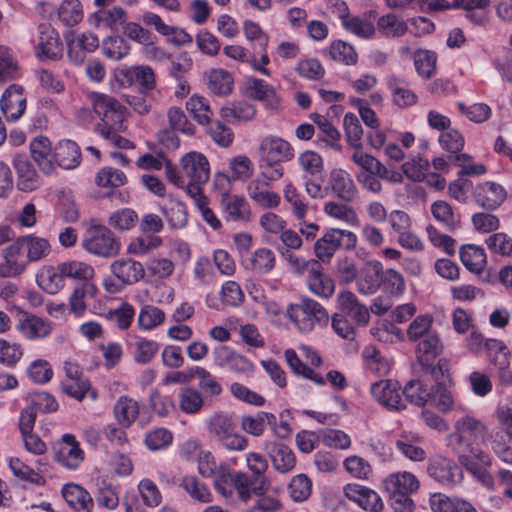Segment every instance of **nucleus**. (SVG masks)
Wrapping results in <instances>:
<instances>
[{
	"mask_svg": "<svg viewBox=\"0 0 512 512\" xmlns=\"http://www.w3.org/2000/svg\"><path fill=\"white\" fill-rule=\"evenodd\" d=\"M92 108L100 122L95 125V131L109 144L120 149L133 148V143L119 135L125 120V107L114 97L94 92L90 95Z\"/></svg>",
	"mask_w": 512,
	"mask_h": 512,
	"instance_id": "nucleus-1",
	"label": "nucleus"
},
{
	"mask_svg": "<svg viewBox=\"0 0 512 512\" xmlns=\"http://www.w3.org/2000/svg\"><path fill=\"white\" fill-rule=\"evenodd\" d=\"M260 176L269 180H279L284 175L283 163L295 157V150L284 138L268 134L260 138L257 148Z\"/></svg>",
	"mask_w": 512,
	"mask_h": 512,
	"instance_id": "nucleus-2",
	"label": "nucleus"
},
{
	"mask_svg": "<svg viewBox=\"0 0 512 512\" xmlns=\"http://www.w3.org/2000/svg\"><path fill=\"white\" fill-rule=\"evenodd\" d=\"M83 249L94 256L110 259L121 251L120 240L113 231L92 219L82 240Z\"/></svg>",
	"mask_w": 512,
	"mask_h": 512,
	"instance_id": "nucleus-3",
	"label": "nucleus"
},
{
	"mask_svg": "<svg viewBox=\"0 0 512 512\" xmlns=\"http://www.w3.org/2000/svg\"><path fill=\"white\" fill-rule=\"evenodd\" d=\"M109 269L111 276L104 278L103 286L110 294L121 292L126 286L139 282L145 276L143 264L130 257L114 260Z\"/></svg>",
	"mask_w": 512,
	"mask_h": 512,
	"instance_id": "nucleus-4",
	"label": "nucleus"
},
{
	"mask_svg": "<svg viewBox=\"0 0 512 512\" xmlns=\"http://www.w3.org/2000/svg\"><path fill=\"white\" fill-rule=\"evenodd\" d=\"M357 242L358 237L353 231L330 227L326 228L322 236L315 241L313 250L317 261L330 263L338 250H354Z\"/></svg>",
	"mask_w": 512,
	"mask_h": 512,
	"instance_id": "nucleus-5",
	"label": "nucleus"
},
{
	"mask_svg": "<svg viewBox=\"0 0 512 512\" xmlns=\"http://www.w3.org/2000/svg\"><path fill=\"white\" fill-rule=\"evenodd\" d=\"M297 164L302 172L305 191L314 198H324L328 188H323L321 183L324 172V160L322 156L313 150H305L297 157Z\"/></svg>",
	"mask_w": 512,
	"mask_h": 512,
	"instance_id": "nucleus-6",
	"label": "nucleus"
},
{
	"mask_svg": "<svg viewBox=\"0 0 512 512\" xmlns=\"http://www.w3.org/2000/svg\"><path fill=\"white\" fill-rule=\"evenodd\" d=\"M287 313L299 331L311 332L315 325L328 323L329 315L326 309L317 301L302 298L300 302L289 305Z\"/></svg>",
	"mask_w": 512,
	"mask_h": 512,
	"instance_id": "nucleus-7",
	"label": "nucleus"
},
{
	"mask_svg": "<svg viewBox=\"0 0 512 512\" xmlns=\"http://www.w3.org/2000/svg\"><path fill=\"white\" fill-rule=\"evenodd\" d=\"M450 444L467 448L489 446L492 444V435L480 420L466 415L456 421L455 433L450 436Z\"/></svg>",
	"mask_w": 512,
	"mask_h": 512,
	"instance_id": "nucleus-8",
	"label": "nucleus"
},
{
	"mask_svg": "<svg viewBox=\"0 0 512 512\" xmlns=\"http://www.w3.org/2000/svg\"><path fill=\"white\" fill-rule=\"evenodd\" d=\"M208 432L220 441L224 442L227 448H245L247 440L244 436L234 432L235 423L230 414L220 411L214 413L207 420Z\"/></svg>",
	"mask_w": 512,
	"mask_h": 512,
	"instance_id": "nucleus-9",
	"label": "nucleus"
},
{
	"mask_svg": "<svg viewBox=\"0 0 512 512\" xmlns=\"http://www.w3.org/2000/svg\"><path fill=\"white\" fill-rule=\"evenodd\" d=\"M54 324L47 318L21 312L16 324L17 331L27 340L37 341L49 337Z\"/></svg>",
	"mask_w": 512,
	"mask_h": 512,
	"instance_id": "nucleus-10",
	"label": "nucleus"
},
{
	"mask_svg": "<svg viewBox=\"0 0 512 512\" xmlns=\"http://www.w3.org/2000/svg\"><path fill=\"white\" fill-rule=\"evenodd\" d=\"M427 472L430 477L443 485L459 484L463 479L461 468L441 454H435L430 458Z\"/></svg>",
	"mask_w": 512,
	"mask_h": 512,
	"instance_id": "nucleus-11",
	"label": "nucleus"
},
{
	"mask_svg": "<svg viewBox=\"0 0 512 512\" xmlns=\"http://www.w3.org/2000/svg\"><path fill=\"white\" fill-rule=\"evenodd\" d=\"M373 398L389 410L400 411L406 408L401 386L397 381L380 380L371 385Z\"/></svg>",
	"mask_w": 512,
	"mask_h": 512,
	"instance_id": "nucleus-12",
	"label": "nucleus"
},
{
	"mask_svg": "<svg viewBox=\"0 0 512 512\" xmlns=\"http://www.w3.org/2000/svg\"><path fill=\"white\" fill-rule=\"evenodd\" d=\"M39 41L35 47L36 56L40 60H56L62 56L63 47L58 32L49 24L38 26Z\"/></svg>",
	"mask_w": 512,
	"mask_h": 512,
	"instance_id": "nucleus-13",
	"label": "nucleus"
},
{
	"mask_svg": "<svg viewBox=\"0 0 512 512\" xmlns=\"http://www.w3.org/2000/svg\"><path fill=\"white\" fill-rule=\"evenodd\" d=\"M1 254L3 262L0 263V277L15 278L27 269L28 260L17 240L4 248Z\"/></svg>",
	"mask_w": 512,
	"mask_h": 512,
	"instance_id": "nucleus-14",
	"label": "nucleus"
},
{
	"mask_svg": "<svg viewBox=\"0 0 512 512\" xmlns=\"http://www.w3.org/2000/svg\"><path fill=\"white\" fill-rule=\"evenodd\" d=\"M99 46V39L90 32L73 33L67 39V54L71 62L81 65L88 53L95 51Z\"/></svg>",
	"mask_w": 512,
	"mask_h": 512,
	"instance_id": "nucleus-15",
	"label": "nucleus"
},
{
	"mask_svg": "<svg viewBox=\"0 0 512 512\" xmlns=\"http://www.w3.org/2000/svg\"><path fill=\"white\" fill-rule=\"evenodd\" d=\"M338 199L352 202L358 194V189L352 176L344 169L336 168L330 171L328 185L325 187Z\"/></svg>",
	"mask_w": 512,
	"mask_h": 512,
	"instance_id": "nucleus-16",
	"label": "nucleus"
},
{
	"mask_svg": "<svg viewBox=\"0 0 512 512\" xmlns=\"http://www.w3.org/2000/svg\"><path fill=\"white\" fill-rule=\"evenodd\" d=\"M181 169L185 177L196 183H206L210 177L209 161L200 152L192 151L182 156Z\"/></svg>",
	"mask_w": 512,
	"mask_h": 512,
	"instance_id": "nucleus-17",
	"label": "nucleus"
},
{
	"mask_svg": "<svg viewBox=\"0 0 512 512\" xmlns=\"http://www.w3.org/2000/svg\"><path fill=\"white\" fill-rule=\"evenodd\" d=\"M275 181L266 178L251 180L247 186L248 196L257 206L263 209L277 208L281 202V197L278 193L269 189Z\"/></svg>",
	"mask_w": 512,
	"mask_h": 512,
	"instance_id": "nucleus-18",
	"label": "nucleus"
},
{
	"mask_svg": "<svg viewBox=\"0 0 512 512\" xmlns=\"http://www.w3.org/2000/svg\"><path fill=\"white\" fill-rule=\"evenodd\" d=\"M310 265L311 268L306 277L310 292L317 297L329 299L335 292L334 280L324 272L319 261H312Z\"/></svg>",
	"mask_w": 512,
	"mask_h": 512,
	"instance_id": "nucleus-19",
	"label": "nucleus"
},
{
	"mask_svg": "<svg viewBox=\"0 0 512 512\" xmlns=\"http://www.w3.org/2000/svg\"><path fill=\"white\" fill-rule=\"evenodd\" d=\"M341 315L350 319L355 325H366L370 319L367 307L359 303L357 297L351 291H342L337 297Z\"/></svg>",
	"mask_w": 512,
	"mask_h": 512,
	"instance_id": "nucleus-20",
	"label": "nucleus"
},
{
	"mask_svg": "<svg viewBox=\"0 0 512 512\" xmlns=\"http://www.w3.org/2000/svg\"><path fill=\"white\" fill-rule=\"evenodd\" d=\"M221 211L227 222L245 224L251 218L248 201L239 195H226L220 199Z\"/></svg>",
	"mask_w": 512,
	"mask_h": 512,
	"instance_id": "nucleus-21",
	"label": "nucleus"
},
{
	"mask_svg": "<svg viewBox=\"0 0 512 512\" xmlns=\"http://www.w3.org/2000/svg\"><path fill=\"white\" fill-rule=\"evenodd\" d=\"M0 107L7 120H18L26 109V97L22 86L10 85L2 95Z\"/></svg>",
	"mask_w": 512,
	"mask_h": 512,
	"instance_id": "nucleus-22",
	"label": "nucleus"
},
{
	"mask_svg": "<svg viewBox=\"0 0 512 512\" xmlns=\"http://www.w3.org/2000/svg\"><path fill=\"white\" fill-rule=\"evenodd\" d=\"M344 494L364 510L379 512L383 508V502L379 494L368 487L350 483L344 487Z\"/></svg>",
	"mask_w": 512,
	"mask_h": 512,
	"instance_id": "nucleus-23",
	"label": "nucleus"
},
{
	"mask_svg": "<svg viewBox=\"0 0 512 512\" xmlns=\"http://www.w3.org/2000/svg\"><path fill=\"white\" fill-rule=\"evenodd\" d=\"M443 343L438 332L430 333L425 338L418 340L415 355L417 362L423 368H430L437 357L443 352Z\"/></svg>",
	"mask_w": 512,
	"mask_h": 512,
	"instance_id": "nucleus-24",
	"label": "nucleus"
},
{
	"mask_svg": "<svg viewBox=\"0 0 512 512\" xmlns=\"http://www.w3.org/2000/svg\"><path fill=\"white\" fill-rule=\"evenodd\" d=\"M474 199L479 206L487 210H495L506 199V191L498 183L484 182L476 186Z\"/></svg>",
	"mask_w": 512,
	"mask_h": 512,
	"instance_id": "nucleus-25",
	"label": "nucleus"
},
{
	"mask_svg": "<svg viewBox=\"0 0 512 512\" xmlns=\"http://www.w3.org/2000/svg\"><path fill=\"white\" fill-rule=\"evenodd\" d=\"M232 484L242 501H248L252 494L262 495L268 489V483L264 476H248L245 473L232 475Z\"/></svg>",
	"mask_w": 512,
	"mask_h": 512,
	"instance_id": "nucleus-26",
	"label": "nucleus"
},
{
	"mask_svg": "<svg viewBox=\"0 0 512 512\" xmlns=\"http://www.w3.org/2000/svg\"><path fill=\"white\" fill-rule=\"evenodd\" d=\"M245 269L255 274L266 275L270 273L276 265V255L273 250L261 247L247 254L242 259Z\"/></svg>",
	"mask_w": 512,
	"mask_h": 512,
	"instance_id": "nucleus-27",
	"label": "nucleus"
},
{
	"mask_svg": "<svg viewBox=\"0 0 512 512\" xmlns=\"http://www.w3.org/2000/svg\"><path fill=\"white\" fill-rule=\"evenodd\" d=\"M123 82L129 86L138 85L143 93L152 91L156 86L155 73L150 66L138 65L122 69Z\"/></svg>",
	"mask_w": 512,
	"mask_h": 512,
	"instance_id": "nucleus-28",
	"label": "nucleus"
},
{
	"mask_svg": "<svg viewBox=\"0 0 512 512\" xmlns=\"http://www.w3.org/2000/svg\"><path fill=\"white\" fill-rule=\"evenodd\" d=\"M246 93L249 97L262 101L270 109H277L280 106V97L275 88L262 79L248 78Z\"/></svg>",
	"mask_w": 512,
	"mask_h": 512,
	"instance_id": "nucleus-29",
	"label": "nucleus"
},
{
	"mask_svg": "<svg viewBox=\"0 0 512 512\" xmlns=\"http://www.w3.org/2000/svg\"><path fill=\"white\" fill-rule=\"evenodd\" d=\"M127 346L131 350L133 359L138 364L150 363L159 351V344L155 340L137 335H129Z\"/></svg>",
	"mask_w": 512,
	"mask_h": 512,
	"instance_id": "nucleus-30",
	"label": "nucleus"
},
{
	"mask_svg": "<svg viewBox=\"0 0 512 512\" xmlns=\"http://www.w3.org/2000/svg\"><path fill=\"white\" fill-rule=\"evenodd\" d=\"M80 148L74 141H60L53 152V164L63 169H73L80 164Z\"/></svg>",
	"mask_w": 512,
	"mask_h": 512,
	"instance_id": "nucleus-31",
	"label": "nucleus"
},
{
	"mask_svg": "<svg viewBox=\"0 0 512 512\" xmlns=\"http://www.w3.org/2000/svg\"><path fill=\"white\" fill-rule=\"evenodd\" d=\"M382 264L379 261L369 262L357 279V290L363 295L375 294L380 289Z\"/></svg>",
	"mask_w": 512,
	"mask_h": 512,
	"instance_id": "nucleus-32",
	"label": "nucleus"
},
{
	"mask_svg": "<svg viewBox=\"0 0 512 512\" xmlns=\"http://www.w3.org/2000/svg\"><path fill=\"white\" fill-rule=\"evenodd\" d=\"M207 87L217 96H227L233 91L234 78L223 68H212L205 72Z\"/></svg>",
	"mask_w": 512,
	"mask_h": 512,
	"instance_id": "nucleus-33",
	"label": "nucleus"
},
{
	"mask_svg": "<svg viewBox=\"0 0 512 512\" xmlns=\"http://www.w3.org/2000/svg\"><path fill=\"white\" fill-rule=\"evenodd\" d=\"M30 152L34 161L45 174H50L54 171V151H52L51 142L47 137L39 136L31 141Z\"/></svg>",
	"mask_w": 512,
	"mask_h": 512,
	"instance_id": "nucleus-34",
	"label": "nucleus"
},
{
	"mask_svg": "<svg viewBox=\"0 0 512 512\" xmlns=\"http://www.w3.org/2000/svg\"><path fill=\"white\" fill-rule=\"evenodd\" d=\"M23 251H26V259L29 262H37L46 258L51 252V246L47 239L29 234L17 239Z\"/></svg>",
	"mask_w": 512,
	"mask_h": 512,
	"instance_id": "nucleus-35",
	"label": "nucleus"
},
{
	"mask_svg": "<svg viewBox=\"0 0 512 512\" xmlns=\"http://www.w3.org/2000/svg\"><path fill=\"white\" fill-rule=\"evenodd\" d=\"M386 493L417 492L420 483L417 477L407 471L391 473L382 482Z\"/></svg>",
	"mask_w": 512,
	"mask_h": 512,
	"instance_id": "nucleus-36",
	"label": "nucleus"
},
{
	"mask_svg": "<svg viewBox=\"0 0 512 512\" xmlns=\"http://www.w3.org/2000/svg\"><path fill=\"white\" fill-rule=\"evenodd\" d=\"M62 496L67 504L76 512H91L94 506L89 492L77 484L64 485Z\"/></svg>",
	"mask_w": 512,
	"mask_h": 512,
	"instance_id": "nucleus-37",
	"label": "nucleus"
},
{
	"mask_svg": "<svg viewBox=\"0 0 512 512\" xmlns=\"http://www.w3.org/2000/svg\"><path fill=\"white\" fill-rule=\"evenodd\" d=\"M387 87L392 95V102L400 108L416 104L418 97L415 92L408 88L406 81L396 75L387 79Z\"/></svg>",
	"mask_w": 512,
	"mask_h": 512,
	"instance_id": "nucleus-38",
	"label": "nucleus"
},
{
	"mask_svg": "<svg viewBox=\"0 0 512 512\" xmlns=\"http://www.w3.org/2000/svg\"><path fill=\"white\" fill-rule=\"evenodd\" d=\"M429 504L433 512H477L469 502L459 498H450L442 493L432 494Z\"/></svg>",
	"mask_w": 512,
	"mask_h": 512,
	"instance_id": "nucleus-39",
	"label": "nucleus"
},
{
	"mask_svg": "<svg viewBox=\"0 0 512 512\" xmlns=\"http://www.w3.org/2000/svg\"><path fill=\"white\" fill-rule=\"evenodd\" d=\"M140 411L139 404L136 400L121 396L114 404V417L122 428H129L138 418Z\"/></svg>",
	"mask_w": 512,
	"mask_h": 512,
	"instance_id": "nucleus-40",
	"label": "nucleus"
},
{
	"mask_svg": "<svg viewBox=\"0 0 512 512\" xmlns=\"http://www.w3.org/2000/svg\"><path fill=\"white\" fill-rule=\"evenodd\" d=\"M37 413L34 412L28 405L21 411L19 419V430L25 445V448H38L39 446L45 447V443L41 438L33 433Z\"/></svg>",
	"mask_w": 512,
	"mask_h": 512,
	"instance_id": "nucleus-41",
	"label": "nucleus"
},
{
	"mask_svg": "<svg viewBox=\"0 0 512 512\" xmlns=\"http://www.w3.org/2000/svg\"><path fill=\"white\" fill-rule=\"evenodd\" d=\"M223 120L235 123L252 120L256 115V108L246 101H233L224 105L220 110Z\"/></svg>",
	"mask_w": 512,
	"mask_h": 512,
	"instance_id": "nucleus-42",
	"label": "nucleus"
},
{
	"mask_svg": "<svg viewBox=\"0 0 512 512\" xmlns=\"http://www.w3.org/2000/svg\"><path fill=\"white\" fill-rule=\"evenodd\" d=\"M377 29L385 38H400L408 30V22L394 13L382 15L377 20Z\"/></svg>",
	"mask_w": 512,
	"mask_h": 512,
	"instance_id": "nucleus-43",
	"label": "nucleus"
},
{
	"mask_svg": "<svg viewBox=\"0 0 512 512\" xmlns=\"http://www.w3.org/2000/svg\"><path fill=\"white\" fill-rule=\"evenodd\" d=\"M14 167L18 175L17 186L20 190L28 192L37 188L38 175L26 157L16 156Z\"/></svg>",
	"mask_w": 512,
	"mask_h": 512,
	"instance_id": "nucleus-44",
	"label": "nucleus"
},
{
	"mask_svg": "<svg viewBox=\"0 0 512 512\" xmlns=\"http://www.w3.org/2000/svg\"><path fill=\"white\" fill-rule=\"evenodd\" d=\"M459 253L461 262L469 271L480 274L484 270L487 261L482 247L473 244L463 245Z\"/></svg>",
	"mask_w": 512,
	"mask_h": 512,
	"instance_id": "nucleus-45",
	"label": "nucleus"
},
{
	"mask_svg": "<svg viewBox=\"0 0 512 512\" xmlns=\"http://www.w3.org/2000/svg\"><path fill=\"white\" fill-rule=\"evenodd\" d=\"M191 372L193 379H198L199 391L209 397H218L223 389L217 377L210 371L201 366H192Z\"/></svg>",
	"mask_w": 512,
	"mask_h": 512,
	"instance_id": "nucleus-46",
	"label": "nucleus"
},
{
	"mask_svg": "<svg viewBox=\"0 0 512 512\" xmlns=\"http://www.w3.org/2000/svg\"><path fill=\"white\" fill-rule=\"evenodd\" d=\"M324 213L337 221L349 226L359 224V217L353 207L337 201H328L323 206Z\"/></svg>",
	"mask_w": 512,
	"mask_h": 512,
	"instance_id": "nucleus-47",
	"label": "nucleus"
},
{
	"mask_svg": "<svg viewBox=\"0 0 512 512\" xmlns=\"http://www.w3.org/2000/svg\"><path fill=\"white\" fill-rule=\"evenodd\" d=\"M366 368L377 376H385L390 372V361L381 354L374 345L366 346L362 351Z\"/></svg>",
	"mask_w": 512,
	"mask_h": 512,
	"instance_id": "nucleus-48",
	"label": "nucleus"
},
{
	"mask_svg": "<svg viewBox=\"0 0 512 512\" xmlns=\"http://www.w3.org/2000/svg\"><path fill=\"white\" fill-rule=\"evenodd\" d=\"M401 392L405 396V403L410 402L419 407L424 406L432 397V387H428L420 380L409 381L403 389L401 388Z\"/></svg>",
	"mask_w": 512,
	"mask_h": 512,
	"instance_id": "nucleus-49",
	"label": "nucleus"
},
{
	"mask_svg": "<svg viewBox=\"0 0 512 512\" xmlns=\"http://www.w3.org/2000/svg\"><path fill=\"white\" fill-rule=\"evenodd\" d=\"M186 109L200 125L210 124L213 112L205 97L193 94L186 102Z\"/></svg>",
	"mask_w": 512,
	"mask_h": 512,
	"instance_id": "nucleus-50",
	"label": "nucleus"
},
{
	"mask_svg": "<svg viewBox=\"0 0 512 512\" xmlns=\"http://www.w3.org/2000/svg\"><path fill=\"white\" fill-rule=\"evenodd\" d=\"M161 211L171 228L181 229L186 226L188 213L186 206L182 202L170 200L161 207Z\"/></svg>",
	"mask_w": 512,
	"mask_h": 512,
	"instance_id": "nucleus-51",
	"label": "nucleus"
},
{
	"mask_svg": "<svg viewBox=\"0 0 512 512\" xmlns=\"http://www.w3.org/2000/svg\"><path fill=\"white\" fill-rule=\"evenodd\" d=\"M59 271L65 278L89 282L95 275L94 268L82 261H68L59 264Z\"/></svg>",
	"mask_w": 512,
	"mask_h": 512,
	"instance_id": "nucleus-52",
	"label": "nucleus"
},
{
	"mask_svg": "<svg viewBox=\"0 0 512 512\" xmlns=\"http://www.w3.org/2000/svg\"><path fill=\"white\" fill-rule=\"evenodd\" d=\"M380 283V289L385 294L393 297L401 296L406 289L405 280L402 274L391 268L382 271Z\"/></svg>",
	"mask_w": 512,
	"mask_h": 512,
	"instance_id": "nucleus-53",
	"label": "nucleus"
},
{
	"mask_svg": "<svg viewBox=\"0 0 512 512\" xmlns=\"http://www.w3.org/2000/svg\"><path fill=\"white\" fill-rule=\"evenodd\" d=\"M431 213L448 230H454L459 226V216L454 212L452 206L444 200L433 202Z\"/></svg>",
	"mask_w": 512,
	"mask_h": 512,
	"instance_id": "nucleus-54",
	"label": "nucleus"
},
{
	"mask_svg": "<svg viewBox=\"0 0 512 512\" xmlns=\"http://www.w3.org/2000/svg\"><path fill=\"white\" fill-rule=\"evenodd\" d=\"M179 408L186 414H197L204 406L202 393L193 388L185 387L180 390L178 395Z\"/></svg>",
	"mask_w": 512,
	"mask_h": 512,
	"instance_id": "nucleus-55",
	"label": "nucleus"
},
{
	"mask_svg": "<svg viewBox=\"0 0 512 512\" xmlns=\"http://www.w3.org/2000/svg\"><path fill=\"white\" fill-rule=\"evenodd\" d=\"M284 356H285L287 364L289 365V367L295 374L301 375L304 378L309 379L312 382H314L315 384L320 385V386H322L326 383L324 377L317 374L312 368L305 365L300 360V358L298 357V355L296 354V352L293 349L285 350Z\"/></svg>",
	"mask_w": 512,
	"mask_h": 512,
	"instance_id": "nucleus-56",
	"label": "nucleus"
},
{
	"mask_svg": "<svg viewBox=\"0 0 512 512\" xmlns=\"http://www.w3.org/2000/svg\"><path fill=\"white\" fill-rule=\"evenodd\" d=\"M138 222V214L131 208H122L112 212L108 218L110 228L118 232L132 230Z\"/></svg>",
	"mask_w": 512,
	"mask_h": 512,
	"instance_id": "nucleus-57",
	"label": "nucleus"
},
{
	"mask_svg": "<svg viewBox=\"0 0 512 512\" xmlns=\"http://www.w3.org/2000/svg\"><path fill=\"white\" fill-rule=\"evenodd\" d=\"M276 417L269 412H258L255 416H243L241 418V426L244 431L253 436H260L265 430L266 424H275Z\"/></svg>",
	"mask_w": 512,
	"mask_h": 512,
	"instance_id": "nucleus-58",
	"label": "nucleus"
},
{
	"mask_svg": "<svg viewBox=\"0 0 512 512\" xmlns=\"http://www.w3.org/2000/svg\"><path fill=\"white\" fill-rule=\"evenodd\" d=\"M343 28L361 39L372 38L376 31L369 19L357 15L343 19Z\"/></svg>",
	"mask_w": 512,
	"mask_h": 512,
	"instance_id": "nucleus-59",
	"label": "nucleus"
},
{
	"mask_svg": "<svg viewBox=\"0 0 512 512\" xmlns=\"http://www.w3.org/2000/svg\"><path fill=\"white\" fill-rule=\"evenodd\" d=\"M414 65L419 76L430 78L436 72L437 55L435 52L418 49L413 54Z\"/></svg>",
	"mask_w": 512,
	"mask_h": 512,
	"instance_id": "nucleus-60",
	"label": "nucleus"
},
{
	"mask_svg": "<svg viewBox=\"0 0 512 512\" xmlns=\"http://www.w3.org/2000/svg\"><path fill=\"white\" fill-rule=\"evenodd\" d=\"M58 19L66 26H74L83 19V8L79 0H63L57 11Z\"/></svg>",
	"mask_w": 512,
	"mask_h": 512,
	"instance_id": "nucleus-61",
	"label": "nucleus"
},
{
	"mask_svg": "<svg viewBox=\"0 0 512 512\" xmlns=\"http://www.w3.org/2000/svg\"><path fill=\"white\" fill-rule=\"evenodd\" d=\"M181 487L195 501L200 503H209L212 501V494L207 485L195 476L183 477Z\"/></svg>",
	"mask_w": 512,
	"mask_h": 512,
	"instance_id": "nucleus-62",
	"label": "nucleus"
},
{
	"mask_svg": "<svg viewBox=\"0 0 512 512\" xmlns=\"http://www.w3.org/2000/svg\"><path fill=\"white\" fill-rule=\"evenodd\" d=\"M461 465L472 475L491 464V457L483 450H467L459 456Z\"/></svg>",
	"mask_w": 512,
	"mask_h": 512,
	"instance_id": "nucleus-63",
	"label": "nucleus"
},
{
	"mask_svg": "<svg viewBox=\"0 0 512 512\" xmlns=\"http://www.w3.org/2000/svg\"><path fill=\"white\" fill-rule=\"evenodd\" d=\"M165 320V313L153 305H146L141 308L138 315V326L140 329L149 331L161 325Z\"/></svg>",
	"mask_w": 512,
	"mask_h": 512,
	"instance_id": "nucleus-64",
	"label": "nucleus"
}]
</instances>
